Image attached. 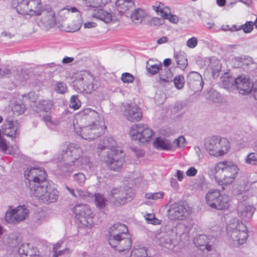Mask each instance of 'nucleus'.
<instances>
[{
	"mask_svg": "<svg viewBox=\"0 0 257 257\" xmlns=\"http://www.w3.org/2000/svg\"><path fill=\"white\" fill-rule=\"evenodd\" d=\"M31 194L44 203L56 201L59 193L53 186L46 182L47 174L42 168H29L25 172Z\"/></svg>",
	"mask_w": 257,
	"mask_h": 257,
	"instance_id": "1",
	"label": "nucleus"
},
{
	"mask_svg": "<svg viewBox=\"0 0 257 257\" xmlns=\"http://www.w3.org/2000/svg\"><path fill=\"white\" fill-rule=\"evenodd\" d=\"M239 169L232 161L224 160L216 163L211 171L216 183L222 187L231 185L237 177Z\"/></svg>",
	"mask_w": 257,
	"mask_h": 257,
	"instance_id": "2",
	"label": "nucleus"
},
{
	"mask_svg": "<svg viewBox=\"0 0 257 257\" xmlns=\"http://www.w3.org/2000/svg\"><path fill=\"white\" fill-rule=\"evenodd\" d=\"M81 113L86 115L88 119L91 120V123L80 128V135L85 140H91L101 136L104 132V122L98 112L90 108L84 109Z\"/></svg>",
	"mask_w": 257,
	"mask_h": 257,
	"instance_id": "3",
	"label": "nucleus"
},
{
	"mask_svg": "<svg viewBox=\"0 0 257 257\" xmlns=\"http://www.w3.org/2000/svg\"><path fill=\"white\" fill-rule=\"evenodd\" d=\"M104 144V148H108L109 150L103 158V162L111 170L120 171L125 162L124 153L118 147H114L115 143L112 138L105 140Z\"/></svg>",
	"mask_w": 257,
	"mask_h": 257,
	"instance_id": "4",
	"label": "nucleus"
},
{
	"mask_svg": "<svg viewBox=\"0 0 257 257\" xmlns=\"http://www.w3.org/2000/svg\"><path fill=\"white\" fill-rule=\"evenodd\" d=\"M82 154L81 148L76 144H70L61 154V159L64 162V167L67 168L70 166L73 167V170L88 164L89 159L82 156Z\"/></svg>",
	"mask_w": 257,
	"mask_h": 257,
	"instance_id": "5",
	"label": "nucleus"
},
{
	"mask_svg": "<svg viewBox=\"0 0 257 257\" xmlns=\"http://www.w3.org/2000/svg\"><path fill=\"white\" fill-rule=\"evenodd\" d=\"M12 6L21 15L40 16L44 11L41 0H13Z\"/></svg>",
	"mask_w": 257,
	"mask_h": 257,
	"instance_id": "6",
	"label": "nucleus"
},
{
	"mask_svg": "<svg viewBox=\"0 0 257 257\" xmlns=\"http://www.w3.org/2000/svg\"><path fill=\"white\" fill-rule=\"evenodd\" d=\"M205 147L210 155L220 157L225 155L229 152L230 144L226 138L214 136L206 140Z\"/></svg>",
	"mask_w": 257,
	"mask_h": 257,
	"instance_id": "7",
	"label": "nucleus"
},
{
	"mask_svg": "<svg viewBox=\"0 0 257 257\" xmlns=\"http://www.w3.org/2000/svg\"><path fill=\"white\" fill-rule=\"evenodd\" d=\"M227 230L235 244H242L246 241L248 236L247 228L242 221L232 218L227 225Z\"/></svg>",
	"mask_w": 257,
	"mask_h": 257,
	"instance_id": "8",
	"label": "nucleus"
},
{
	"mask_svg": "<svg viewBox=\"0 0 257 257\" xmlns=\"http://www.w3.org/2000/svg\"><path fill=\"white\" fill-rule=\"evenodd\" d=\"M74 83V88L78 92L91 93L97 88L96 80L87 71L78 74Z\"/></svg>",
	"mask_w": 257,
	"mask_h": 257,
	"instance_id": "9",
	"label": "nucleus"
},
{
	"mask_svg": "<svg viewBox=\"0 0 257 257\" xmlns=\"http://www.w3.org/2000/svg\"><path fill=\"white\" fill-rule=\"evenodd\" d=\"M205 199L207 204L212 209L225 210L230 206L229 197L217 189L209 190L206 194Z\"/></svg>",
	"mask_w": 257,
	"mask_h": 257,
	"instance_id": "10",
	"label": "nucleus"
},
{
	"mask_svg": "<svg viewBox=\"0 0 257 257\" xmlns=\"http://www.w3.org/2000/svg\"><path fill=\"white\" fill-rule=\"evenodd\" d=\"M73 213L79 221V227L90 228L94 225L93 212L86 204H78L74 206Z\"/></svg>",
	"mask_w": 257,
	"mask_h": 257,
	"instance_id": "11",
	"label": "nucleus"
},
{
	"mask_svg": "<svg viewBox=\"0 0 257 257\" xmlns=\"http://www.w3.org/2000/svg\"><path fill=\"white\" fill-rule=\"evenodd\" d=\"M129 135L132 140L146 144L152 141L154 132L147 125L139 123L131 127Z\"/></svg>",
	"mask_w": 257,
	"mask_h": 257,
	"instance_id": "12",
	"label": "nucleus"
},
{
	"mask_svg": "<svg viewBox=\"0 0 257 257\" xmlns=\"http://www.w3.org/2000/svg\"><path fill=\"white\" fill-rule=\"evenodd\" d=\"M29 213V210L25 206L10 207L6 212L5 220L9 223H17L25 220Z\"/></svg>",
	"mask_w": 257,
	"mask_h": 257,
	"instance_id": "13",
	"label": "nucleus"
},
{
	"mask_svg": "<svg viewBox=\"0 0 257 257\" xmlns=\"http://www.w3.org/2000/svg\"><path fill=\"white\" fill-rule=\"evenodd\" d=\"M190 213L189 207L184 204L175 203L168 210L169 218L174 220H182L188 217Z\"/></svg>",
	"mask_w": 257,
	"mask_h": 257,
	"instance_id": "14",
	"label": "nucleus"
},
{
	"mask_svg": "<svg viewBox=\"0 0 257 257\" xmlns=\"http://www.w3.org/2000/svg\"><path fill=\"white\" fill-rule=\"evenodd\" d=\"M124 236H128L126 226L118 223L114 224L109 229L108 243L114 245L119 237Z\"/></svg>",
	"mask_w": 257,
	"mask_h": 257,
	"instance_id": "15",
	"label": "nucleus"
},
{
	"mask_svg": "<svg viewBox=\"0 0 257 257\" xmlns=\"http://www.w3.org/2000/svg\"><path fill=\"white\" fill-rule=\"evenodd\" d=\"M123 115L125 118L131 122H137L142 118L141 109L135 104H126L122 108Z\"/></svg>",
	"mask_w": 257,
	"mask_h": 257,
	"instance_id": "16",
	"label": "nucleus"
},
{
	"mask_svg": "<svg viewBox=\"0 0 257 257\" xmlns=\"http://www.w3.org/2000/svg\"><path fill=\"white\" fill-rule=\"evenodd\" d=\"M238 216L245 222H249L251 219L255 208L247 203H238L237 208Z\"/></svg>",
	"mask_w": 257,
	"mask_h": 257,
	"instance_id": "17",
	"label": "nucleus"
},
{
	"mask_svg": "<svg viewBox=\"0 0 257 257\" xmlns=\"http://www.w3.org/2000/svg\"><path fill=\"white\" fill-rule=\"evenodd\" d=\"M253 86L254 83L245 76L241 75L236 78V87L240 94L249 93L251 90L252 91Z\"/></svg>",
	"mask_w": 257,
	"mask_h": 257,
	"instance_id": "18",
	"label": "nucleus"
},
{
	"mask_svg": "<svg viewBox=\"0 0 257 257\" xmlns=\"http://www.w3.org/2000/svg\"><path fill=\"white\" fill-rule=\"evenodd\" d=\"M187 81L190 87L195 92L201 90L203 88L202 76L197 72L190 73L187 77Z\"/></svg>",
	"mask_w": 257,
	"mask_h": 257,
	"instance_id": "19",
	"label": "nucleus"
},
{
	"mask_svg": "<svg viewBox=\"0 0 257 257\" xmlns=\"http://www.w3.org/2000/svg\"><path fill=\"white\" fill-rule=\"evenodd\" d=\"M44 13L41 17V21L46 27L48 28H52L56 24L55 13L50 6H47L45 9L44 8Z\"/></svg>",
	"mask_w": 257,
	"mask_h": 257,
	"instance_id": "20",
	"label": "nucleus"
},
{
	"mask_svg": "<svg viewBox=\"0 0 257 257\" xmlns=\"http://www.w3.org/2000/svg\"><path fill=\"white\" fill-rule=\"evenodd\" d=\"M18 123L12 120H6L2 126V133L10 138H15L18 134Z\"/></svg>",
	"mask_w": 257,
	"mask_h": 257,
	"instance_id": "21",
	"label": "nucleus"
},
{
	"mask_svg": "<svg viewBox=\"0 0 257 257\" xmlns=\"http://www.w3.org/2000/svg\"><path fill=\"white\" fill-rule=\"evenodd\" d=\"M115 250L123 251L130 249L132 245V240L128 236L119 237L114 245L110 244Z\"/></svg>",
	"mask_w": 257,
	"mask_h": 257,
	"instance_id": "22",
	"label": "nucleus"
},
{
	"mask_svg": "<svg viewBox=\"0 0 257 257\" xmlns=\"http://www.w3.org/2000/svg\"><path fill=\"white\" fill-rule=\"evenodd\" d=\"M194 242L196 246L200 249L204 250L206 249L208 251L212 250L211 240L208 237L205 235H199L194 239Z\"/></svg>",
	"mask_w": 257,
	"mask_h": 257,
	"instance_id": "23",
	"label": "nucleus"
},
{
	"mask_svg": "<svg viewBox=\"0 0 257 257\" xmlns=\"http://www.w3.org/2000/svg\"><path fill=\"white\" fill-rule=\"evenodd\" d=\"M135 6L134 0H116L115 3V9L120 14L127 13Z\"/></svg>",
	"mask_w": 257,
	"mask_h": 257,
	"instance_id": "24",
	"label": "nucleus"
},
{
	"mask_svg": "<svg viewBox=\"0 0 257 257\" xmlns=\"http://www.w3.org/2000/svg\"><path fill=\"white\" fill-rule=\"evenodd\" d=\"M91 17L106 24L110 23L112 20L111 13L101 9L94 10L91 14Z\"/></svg>",
	"mask_w": 257,
	"mask_h": 257,
	"instance_id": "25",
	"label": "nucleus"
},
{
	"mask_svg": "<svg viewBox=\"0 0 257 257\" xmlns=\"http://www.w3.org/2000/svg\"><path fill=\"white\" fill-rule=\"evenodd\" d=\"M20 257H40L36 248H31L29 244H23L19 248Z\"/></svg>",
	"mask_w": 257,
	"mask_h": 257,
	"instance_id": "26",
	"label": "nucleus"
},
{
	"mask_svg": "<svg viewBox=\"0 0 257 257\" xmlns=\"http://www.w3.org/2000/svg\"><path fill=\"white\" fill-rule=\"evenodd\" d=\"M190 228L183 223L179 224L176 228L172 230L173 234L175 236H178L180 240L187 239L188 238V233ZM175 236V235H174Z\"/></svg>",
	"mask_w": 257,
	"mask_h": 257,
	"instance_id": "27",
	"label": "nucleus"
},
{
	"mask_svg": "<svg viewBox=\"0 0 257 257\" xmlns=\"http://www.w3.org/2000/svg\"><path fill=\"white\" fill-rule=\"evenodd\" d=\"M134 195L133 190L130 188H119V194L118 195L117 203L123 204L127 200L131 199Z\"/></svg>",
	"mask_w": 257,
	"mask_h": 257,
	"instance_id": "28",
	"label": "nucleus"
},
{
	"mask_svg": "<svg viewBox=\"0 0 257 257\" xmlns=\"http://www.w3.org/2000/svg\"><path fill=\"white\" fill-rule=\"evenodd\" d=\"M153 145L157 149L167 151L173 150L171 142L164 138H157L154 142Z\"/></svg>",
	"mask_w": 257,
	"mask_h": 257,
	"instance_id": "29",
	"label": "nucleus"
},
{
	"mask_svg": "<svg viewBox=\"0 0 257 257\" xmlns=\"http://www.w3.org/2000/svg\"><path fill=\"white\" fill-rule=\"evenodd\" d=\"M174 57L178 67L184 70L188 65V60L185 53L182 51L176 52L174 53Z\"/></svg>",
	"mask_w": 257,
	"mask_h": 257,
	"instance_id": "30",
	"label": "nucleus"
},
{
	"mask_svg": "<svg viewBox=\"0 0 257 257\" xmlns=\"http://www.w3.org/2000/svg\"><path fill=\"white\" fill-rule=\"evenodd\" d=\"M147 13L143 9L138 8L135 9L132 13L131 18L132 21L136 23H141L147 16Z\"/></svg>",
	"mask_w": 257,
	"mask_h": 257,
	"instance_id": "31",
	"label": "nucleus"
},
{
	"mask_svg": "<svg viewBox=\"0 0 257 257\" xmlns=\"http://www.w3.org/2000/svg\"><path fill=\"white\" fill-rule=\"evenodd\" d=\"M153 10L156 13L161 16L163 18L166 19V17L170 12L169 8L164 6L160 2H157L153 6Z\"/></svg>",
	"mask_w": 257,
	"mask_h": 257,
	"instance_id": "32",
	"label": "nucleus"
},
{
	"mask_svg": "<svg viewBox=\"0 0 257 257\" xmlns=\"http://www.w3.org/2000/svg\"><path fill=\"white\" fill-rule=\"evenodd\" d=\"M65 188L69 193L76 198L85 199L90 195L88 192L83 191L80 189L74 190L67 185L65 186Z\"/></svg>",
	"mask_w": 257,
	"mask_h": 257,
	"instance_id": "33",
	"label": "nucleus"
},
{
	"mask_svg": "<svg viewBox=\"0 0 257 257\" xmlns=\"http://www.w3.org/2000/svg\"><path fill=\"white\" fill-rule=\"evenodd\" d=\"M52 103L49 100H39L36 105V110L37 111H49L52 107Z\"/></svg>",
	"mask_w": 257,
	"mask_h": 257,
	"instance_id": "34",
	"label": "nucleus"
},
{
	"mask_svg": "<svg viewBox=\"0 0 257 257\" xmlns=\"http://www.w3.org/2000/svg\"><path fill=\"white\" fill-rule=\"evenodd\" d=\"M176 238L174 234L171 236L168 234H165L163 237L160 239L161 245L169 249H171L174 245Z\"/></svg>",
	"mask_w": 257,
	"mask_h": 257,
	"instance_id": "35",
	"label": "nucleus"
},
{
	"mask_svg": "<svg viewBox=\"0 0 257 257\" xmlns=\"http://www.w3.org/2000/svg\"><path fill=\"white\" fill-rule=\"evenodd\" d=\"M23 100L25 103H28L31 106H33V105H36L40 99L34 92H31L28 94L23 95Z\"/></svg>",
	"mask_w": 257,
	"mask_h": 257,
	"instance_id": "36",
	"label": "nucleus"
},
{
	"mask_svg": "<svg viewBox=\"0 0 257 257\" xmlns=\"http://www.w3.org/2000/svg\"><path fill=\"white\" fill-rule=\"evenodd\" d=\"M61 243L58 242L54 245L53 251H54V257H58L61 255H65L69 256L72 252V250L69 248H65L64 249H62L58 251L57 249L60 247Z\"/></svg>",
	"mask_w": 257,
	"mask_h": 257,
	"instance_id": "37",
	"label": "nucleus"
},
{
	"mask_svg": "<svg viewBox=\"0 0 257 257\" xmlns=\"http://www.w3.org/2000/svg\"><path fill=\"white\" fill-rule=\"evenodd\" d=\"M236 78H234L228 75L221 78L222 85L226 89L230 88L234 86H236Z\"/></svg>",
	"mask_w": 257,
	"mask_h": 257,
	"instance_id": "38",
	"label": "nucleus"
},
{
	"mask_svg": "<svg viewBox=\"0 0 257 257\" xmlns=\"http://www.w3.org/2000/svg\"><path fill=\"white\" fill-rule=\"evenodd\" d=\"M160 80L163 82H169L173 79V74L169 69L161 68L160 72Z\"/></svg>",
	"mask_w": 257,
	"mask_h": 257,
	"instance_id": "39",
	"label": "nucleus"
},
{
	"mask_svg": "<svg viewBox=\"0 0 257 257\" xmlns=\"http://www.w3.org/2000/svg\"><path fill=\"white\" fill-rule=\"evenodd\" d=\"M210 67L212 70L213 76L218 75V74L221 68V64L218 59H212L210 61Z\"/></svg>",
	"mask_w": 257,
	"mask_h": 257,
	"instance_id": "40",
	"label": "nucleus"
},
{
	"mask_svg": "<svg viewBox=\"0 0 257 257\" xmlns=\"http://www.w3.org/2000/svg\"><path fill=\"white\" fill-rule=\"evenodd\" d=\"M94 201L97 207L103 209L105 207L106 200L102 195L99 193L95 194Z\"/></svg>",
	"mask_w": 257,
	"mask_h": 257,
	"instance_id": "41",
	"label": "nucleus"
},
{
	"mask_svg": "<svg viewBox=\"0 0 257 257\" xmlns=\"http://www.w3.org/2000/svg\"><path fill=\"white\" fill-rule=\"evenodd\" d=\"M162 65L161 63L152 64L149 62L147 63L146 68L148 71L154 75L161 70Z\"/></svg>",
	"mask_w": 257,
	"mask_h": 257,
	"instance_id": "42",
	"label": "nucleus"
},
{
	"mask_svg": "<svg viewBox=\"0 0 257 257\" xmlns=\"http://www.w3.org/2000/svg\"><path fill=\"white\" fill-rule=\"evenodd\" d=\"M81 20H78L69 24L66 28V31L68 32L73 33L78 31L81 28Z\"/></svg>",
	"mask_w": 257,
	"mask_h": 257,
	"instance_id": "43",
	"label": "nucleus"
},
{
	"mask_svg": "<svg viewBox=\"0 0 257 257\" xmlns=\"http://www.w3.org/2000/svg\"><path fill=\"white\" fill-rule=\"evenodd\" d=\"M77 12L78 13L79 16H80V12L75 7L66 6L60 11L59 15L60 17H64L66 15H68L70 13H74Z\"/></svg>",
	"mask_w": 257,
	"mask_h": 257,
	"instance_id": "44",
	"label": "nucleus"
},
{
	"mask_svg": "<svg viewBox=\"0 0 257 257\" xmlns=\"http://www.w3.org/2000/svg\"><path fill=\"white\" fill-rule=\"evenodd\" d=\"M187 144V142L185 137L183 136L179 137L177 139H175L172 145L174 148H183Z\"/></svg>",
	"mask_w": 257,
	"mask_h": 257,
	"instance_id": "45",
	"label": "nucleus"
},
{
	"mask_svg": "<svg viewBox=\"0 0 257 257\" xmlns=\"http://www.w3.org/2000/svg\"><path fill=\"white\" fill-rule=\"evenodd\" d=\"M25 110V105L23 103H16L12 108L14 113L17 115L23 113Z\"/></svg>",
	"mask_w": 257,
	"mask_h": 257,
	"instance_id": "46",
	"label": "nucleus"
},
{
	"mask_svg": "<svg viewBox=\"0 0 257 257\" xmlns=\"http://www.w3.org/2000/svg\"><path fill=\"white\" fill-rule=\"evenodd\" d=\"M73 180L79 186H82L85 183L86 177L82 173H78L74 175Z\"/></svg>",
	"mask_w": 257,
	"mask_h": 257,
	"instance_id": "47",
	"label": "nucleus"
},
{
	"mask_svg": "<svg viewBox=\"0 0 257 257\" xmlns=\"http://www.w3.org/2000/svg\"><path fill=\"white\" fill-rule=\"evenodd\" d=\"M164 193L163 191H159L155 193H148L145 195V197L148 199L158 200L163 198Z\"/></svg>",
	"mask_w": 257,
	"mask_h": 257,
	"instance_id": "48",
	"label": "nucleus"
},
{
	"mask_svg": "<svg viewBox=\"0 0 257 257\" xmlns=\"http://www.w3.org/2000/svg\"><path fill=\"white\" fill-rule=\"evenodd\" d=\"M206 97L213 102H218L220 99V94L214 90H210L208 92Z\"/></svg>",
	"mask_w": 257,
	"mask_h": 257,
	"instance_id": "49",
	"label": "nucleus"
},
{
	"mask_svg": "<svg viewBox=\"0 0 257 257\" xmlns=\"http://www.w3.org/2000/svg\"><path fill=\"white\" fill-rule=\"evenodd\" d=\"M67 89L66 84L63 82H57L55 83L54 89L59 93H64Z\"/></svg>",
	"mask_w": 257,
	"mask_h": 257,
	"instance_id": "50",
	"label": "nucleus"
},
{
	"mask_svg": "<svg viewBox=\"0 0 257 257\" xmlns=\"http://www.w3.org/2000/svg\"><path fill=\"white\" fill-rule=\"evenodd\" d=\"M245 163L249 165H257V155L254 153L248 154L245 158Z\"/></svg>",
	"mask_w": 257,
	"mask_h": 257,
	"instance_id": "51",
	"label": "nucleus"
},
{
	"mask_svg": "<svg viewBox=\"0 0 257 257\" xmlns=\"http://www.w3.org/2000/svg\"><path fill=\"white\" fill-rule=\"evenodd\" d=\"M80 101L77 96L73 95L71 96L70 101V107L74 109H78L80 106Z\"/></svg>",
	"mask_w": 257,
	"mask_h": 257,
	"instance_id": "52",
	"label": "nucleus"
},
{
	"mask_svg": "<svg viewBox=\"0 0 257 257\" xmlns=\"http://www.w3.org/2000/svg\"><path fill=\"white\" fill-rule=\"evenodd\" d=\"M121 79L124 83H132L135 78L134 76L129 73L125 72L122 74Z\"/></svg>",
	"mask_w": 257,
	"mask_h": 257,
	"instance_id": "53",
	"label": "nucleus"
},
{
	"mask_svg": "<svg viewBox=\"0 0 257 257\" xmlns=\"http://www.w3.org/2000/svg\"><path fill=\"white\" fill-rule=\"evenodd\" d=\"M253 23L251 21H248L244 25H241V30H242L245 33H250L253 30Z\"/></svg>",
	"mask_w": 257,
	"mask_h": 257,
	"instance_id": "54",
	"label": "nucleus"
},
{
	"mask_svg": "<svg viewBox=\"0 0 257 257\" xmlns=\"http://www.w3.org/2000/svg\"><path fill=\"white\" fill-rule=\"evenodd\" d=\"M145 218L149 223L153 224L159 223V220L155 218V214L153 213L147 214L145 215Z\"/></svg>",
	"mask_w": 257,
	"mask_h": 257,
	"instance_id": "55",
	"label": "nucleus"
},
{
	"mask_svg": "<svg viewBox=\"0 0 257 257\" xmlns=\"http://www.w3.org/2000/svg\"><path fill=\"white\" fill-rule=\"evenodd\" d=\"M174 83L177 89H181L183 87L184 79L183 76L179 75L174 80Z\"/></svg>",
	"mask_w": 257,
	"mask_h": 257,
	"instance_id": "56",
	"label": "nucleus"
},
{
	"mask_svg": "<svg viewBox=\"0 0 257 257\" xmlns=\"http://www.w3.org/2000/svg\"><path fill=\"white\" fill-rule=\"evenodd\" d=\"M87 7H101L99 0H82Z\"/></svg>",
	"mask_w": 257,
	"mask_h": 257,
	"instance_id": "57",
	"label": "nucleus"
},
{
	"mask_svg": "<svg viewBox=\"0 0 257 257\" xmlns=\"http://www.w3.org/2000/svg\"><path fill=\"white\" fill-rule=\"evenodd\" d=\"M10 69L5 65H0V77L7 76L10 74Z\"/></svg>",
	"mask_w": 257,
	"mask_h": 257,
	"instance_id": "58",
	"label": "nucleus"
},
{
	"mask_svg": "<svg viewBox=\"0 0 257 257\" xmlns=\"http://www.w3.org/2000/svg\"><path fill=\"white\" fill-rule=\"evenodd\" d=\"M197 43L198 41L197 38L193 37L188 40L186 45L189 48H194L197 46Z\"/></svg>",
	"mask_w": 257,
	"mask_h": 257,
	"instance_id": "59",
	"label": "nucleus"
},
{
	"mask_svg": "<svg viewBox=\"0 0 257 257\" xmlns=\"http://www.w3.org/2000/svg\"><path fill=\"white\" fill-rule=\"evenodd\" d=\"M198 172V171L194 167H190L186 172V174L188 177H194Z\"/></svg>",
	"mask_w": 257,
	"mask_h": 257,
	"instance_id": "60",
	"label": "nucleus"
},
{
	"mask_svg": "<svg viewBox=\"0 0 257 257\" xmlns=\"http://www.w3.org/2000/svg\"><path fill=\"white\" fill-rule=\"evenodd\" d=\"M166 19L168 20L170 22L174 24H177L179 21L178 17L176 15L171 14L170 12L166 17Z\"/></svg>",
	"mask_w": 257,
	"mask_h": 257,
	"instance_id": "61",
	"label": "nucleus"
},
{
	"mask_svg": "<svg viewBox=\"0 0 257 257\" xmlns=\"http://www.w3.org/2000/svg\"><path fill=\"white\" fill-rule=\"evenodd\" d=\"M119 194V188H114L111 191L110 196L115 199V202L117 203L118 200V195Z\"/></svg>",
	"mask_w": 257,
	"mask_h": 257,
	"instance_id": "62",
	"label": "nucleus"
},
{
	"mask_svg": "<svg viewBox=\"0 0 257 257\" xmlns=\"http://www.w3.org/2000/svg\"><path fill=\"white\" fill-rule=\"evenodd\" d=\"M175 177H176L178 181L180 182H182L185 177L184 172L180 170H177Z\"/></svg>",
	"mask_w": 257,
	"mask_h": 257,
	"instance_id": "63",
	"label": "nucleus"
},
{
	"mask_svg": "<svg viewBox=\"0 0 257 257\" xmlns=\"http://www.w3.org/2000/svg\"><path fill=\"white\" fill-rule=\"evenodd\" d=\"M43 120L48 125H49L50 124H53L54 125H56V123L52 120L51 117L50 115L46 114V115L44 116Z\"/></svg>",
	"mask_w": 257,
	"mask_h": 257,
	"instance_id": "64",
	"label": "nucleus"
}]
</instances>
